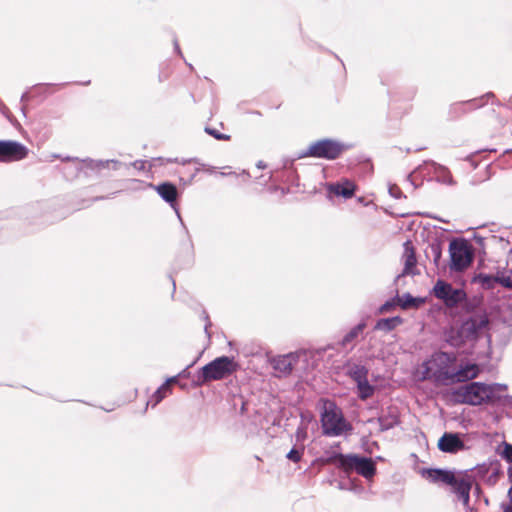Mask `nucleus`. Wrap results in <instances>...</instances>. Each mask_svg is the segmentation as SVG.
Masks as SVG:
<instances>
[{
  "label": "nucleus",
  "mask_w": 512,
  "mask_h": 512,
  "mask_svg": "<svg viewBox=\"0 0 512 512\" xmlns=\"http://www.w3.org/2000/svg\"><path fill=\"white\" fill-rule=\"evenodd\" d=\"M242 174L245 175V176H249V174L246 171H243Z\"/></svg>",
  "instance_id": "63"
},
{
  "label": "nucleus",
  "mask_w": 512,
  "mask_h": 512,
  "mask_svg": "<svg viewBox=\"0 0 512 512\" xmlns=\"http://www.w3.org/2000/svg\"><path fill=\"white\" fill-rule=\"evenodd\" d=\"M494 94L492 92H488L484 95L481 96V99H482V108H484V106L486 105V103L490 100V99H494Z\"/></svg>",
  "instance_id": "45"
},
{
  "label": "nucleus",
  "mask_w": 512,
  "mask_h": 512,
  "mask_svg": "<svg viewBox=\"0 0 512 512\" xmlns=\"http://www.w3.org/2000/svg\"><path fill=\"white\" fill-rule=\"evenodd\" d=\"M489 472L490 475L487 481L493 485L498 481L499 477L503 475L502 464L498 459L493 458L489 459L487 462H482V479Z\"/></svg>",
  "instance_id": "19"
},
{
  "label": "nucleus",
  "mask_w": 512,
  "mask_h": 512,
  "mask_svg": "<svg viewBox=\"0 0 512 512\" xmlns=\"http://www.w3.org/2000/svg\"><path fill=\"white\" fill-rule=\"evenodd\" d=\"M365 328V323H359L356 326H354L349 332H347L342 340L340 341V345L342 347L347 346L349 343H351L354 339H356L359 334L363 331Z\"/></svg>",
  "instance_id": "27"
},
{
  "label": "nucleus",
  "mask_w": 512,
  "mask_h": 512,
  "mask_svg": "<svg viewBox=\"0 0 512 512\" xmlns=\"http://www.w3.org/2000/svg\"><path fill=\"white\" fill-rule=\"evenodd\" d=\"M189 367H190V366H187L185 369H183V370L178 374V376H179V377H182V378L188 377V376H189V372H188Z\"/></svg>",
  "instance_id": "48"
},
{
  "label": "nucleus",
  "mask_w": 512,
  "mask_h": 512,
  "mask_svg": "<svg viewBox=\"0 0 512 512\" xmlns=\"http://www.w3.org/2000/svg\"><path fill=\"white\" fill-rule=\"evenodd\" d=\"M389 194L395 199H400L404 196L401 189L397 185H391L389 187Z\"/></svg>",
  "instance_id": "40"
},
{
  "label": "nucleus",
  "mask_w": 512,
  "mask_h": 512,
  "mask_svg": "<svg viewBox=\"0 0 512 512\" xmlns=\"http://www.w3.org/2000/svg\"><path fill=\"white\" fill-rule=\"evenodd\" d=\"M474 494H476L477 496L480 495V484H478V483H475Z\"/></svg>",
  "instance_id": "50"
},
{
  "label": "nucleus",
  "mask_w": 512,
  "mask_h": 512,
  "mask_svg": "<svg viewBox=\"0 0 512 512\" xmlns=\"http://www.w3.org/2000/svg\"><path fill=\"white\" fill-rule=\"evenodd\" d=\"M479 331L480 320L477 318H471L462 324L460 334L465 338H471L477 337Z\"/></svg>",
  "instance_id": "22"
},
{
  "label": "nucleus",
  "mask_w": 512,
  "mask_h": 512,
  "mask_svg": "<svg viewBox=\"0 0 512 512\" xmlns=\"http://www.w3.org/2000/svg\"><path fill=\"white\" fill-rule=\"evenodd\" d=\"M131 183L135 185L133 189H144L145 187L155 189L158 195L176 211L178 218L181 220L176 204L178 190L173 183L164 182L159 185H153L152 183H145L144 181L137 179L131 180Z\"/></svg>",
  "instance_id": "10"
},
{
  "label": "nucleus",
  "mask_w": 512,
  "mask_h": 512,
  "mask_svg": "<svg viewBox=\"0 0 512 512\" xmlns=\"http://www.w3.org/2000/svg\"><path fill=\"white\" fill-rule=\"evenodd\" d=\"M257 167H258V168H260V169H263V168H265V167H266V165H265V163H264L263 161H259V162L257 163Z\"/></svg>",
  "instance_id": "54"
},
{
  "label": "nucleus",
  "mask_w": 512,
  "mask_h": 512,
  "mask_svg": "<svg viewBox=\"0 0 512 512\" xmlns=\"http://www.w3.org/2000/svg\"><path fill=\"white\" fill-rule=\"evenodd\" d=\"M322 433L325 436H340L352 430V425L346 421L342 412L333 402L325 406L321 414Z\"/></svg>",
  "instance_id": "7"
},
{
  "label": "nucleus",
  "mask_w": 512,
  "mask_h": 512,
  "mask_svg": "<svg viewBox=\"0 0 512 512\" xmlns=\"http://www.w3.org/2000/svg\"><path fill=\"white\" fill-rule=\"evenodd\" d=\"M497 279L501 287L512 289V269L506 267L498 268L496 280Z\"/></svg>",
  "instance_id": "25"
},
{
  "label": "nucleus",
  "mask_w": 512,
  "mask_h": 512,
  "mask_svg": "<svg viewBox=\"0 0 512 512\" xmlns=\"http://www.w3.org/2000/svg\"><path fill=\"white\" fill-rule=\"evenodd\" d=\"M482 501L486 504V505H489V499L485 496L482 495Z\"/></svg>",
  "instance_id": "56"
},
{
  "label": "nucleus",
  "mask_w": 512,
  "mask_h": 512,
  "mask_svg": "<svg viewBox=\"0 0 512 512\" xmlns=\"http://www.w3.org/2000/svg\"><path fill=\"white\" fill-rule=\"evenodd\" d=\"M158 160L161 161V163H178L183 166H186L187 164L195 161V159L162 158V157H160Z\"/></svg>",
  "instance_id": "37"
},
{
  "label": "nucleus",
  "mask_w": 512,
  "mask_h": 512,
  "mask_svg": "<svg viewBox=\"0 0 512 512\" xmlns=\"http://www.w3.org/2000/svg\"><path fill=\"white\" fill-rule=\"evenodd\" d=\"M424 370L422 372L421 380H427L431 378L432 372L435 370L431 363V359L423 363Z\"/></svg>",
  "instance_id": "36"
},
{
  "label": "nucleus",
  "mask_w": 512,
  "mask_h": 512,
  "mask_svg": "<svg viewBox=\"0 0 512 512\" xmlns=\"http://www.w3.org/2000/svg\"><path fill=\"white\" fill-rule=\"evenodd\" d=\"M483 239H484V238L482 237V240H483ZM481 253H482V266H483V265H484V258H483V256H484V254H485V251H484V244H483V243H482V250H481Z\"/></svg>",
  "instance_id": "55"
},
{
  "label": "nucleus",
  "mask_w": 512,
  "mask_h": 512,
  "mask_svg": "<svg viewBox=\"0 0 512 512\" xmlns=\"http://www.w3.org/2000/svg\"><path fill=\"white\" fill-rule=\"evenodd\" d=\"M28 152V148L18 141L0 140V162L2 163L23 160Z\"/></svg>",
  "instance_id": "12"
},
{
  "label": "nucleus",
  "mask_w": 512,
  "mask_h": 512,
  "mask_svg": "<svg viewBox=\"0 0 512 512\" xmlns=\"http://www.w3.org/2000/svg\"><path fill=\"white\" fill-rule=\"evenodd\" d=\"M351 145L332 138H322L312 142L305 150L301 151L298 159L312 157L333 161L338 159Z\"/></svg>",
  "instance_id": "6"
},
{
  "label": "nucleus",
  "mask_w": 512,
  "mask_h": 512,
  "mask_svg": "<svg viewBox=\"0 0 512 512\" xmlns=\"http://www.w3.org/2000/svg\"><path fill=\"white\" fill-rule=\"evenodd\" d=\"M238 367L239 365L235 362L233 357H217L199 369L193 380V384L196 387H200L211 381L225 379L236 372Z\"/></svg>",
  "instance_id": "5"
},
{
  "label": "nucleus",
  "mask_w": 512,
  "mask_h": 512,
  "mask_svg": "<svg viewBox=\"0 0 512 512\" xmlns=\"http://www.w3.org/2000/svg\"><path fill=\"white\" fill-rule=\"evenodd\" d=\"M496 173V166L493 163L487 164L484 171H482V182L489 180Z\"/></svg>",
  "instance_id": "38"
},
{
  "label": "nucleus",
  "mask_w": 512,
  "mask_h": 512,
  "mask_svg": "<svg viewBox=\"0 0 512 512\" xmlns=\"http://www.w3.org/2000/svg\"><path fill=\"white\" fill-rule=\"evenodd\" d=\"M202 315H203V319L205 321V333L207 334L208 337H210V333L208 332V328L211 326V322L209 320V315L206 311H203Z\"/></svg>",
  "instance_id": "43"
},
{
  "label": "nucleus",
  "mask_w": 512,
  "mask_h": 512,
  "mask_svg": "<svg viewBox=\"0 0 512 512\" xmlns=\"http://www.w3.org/2000/svg\"><path fill=\"white\" fill-rule=\"evenodd\" d=\"M177 377H179V376L177 375V376H174V377H171V378L167 379L166 383L170 384V383L176 382Z\"/></svg>",
  "instance_id": "52"
},
{
  "label": "nucleus",
  "mask_w": 512,
  "mask_h": 512,
  "mask_svg": "<svg viewBox=\"0 0 512 512\" xmlns=\"http://www.w3.org/2000/svg\"><path fill=\"white\" fill-rule=\"evenodd\" d=\"M303 453H304V447L302 446L301 448H296V447H293L287 454H286V458L294 463H298L301 461L302 459V456H303Z\"/></svg>",
  "instance_id": "33"
},
{
  "label": "nucleus",
  "mask_w": 512,
  "mask_h": 512,
  "mask_svg": "<svg viewBox=\"0 0 512 512\" xmlns=\"http://www.w3.org/2000/svg\"><path fill=\"white\" fill-rule=\"evenodd\" d=\"M402 323L403 319L400 316L381 318L377 320L374 328L375 330L390 332Z\"/></svg>",
  "instance_id": "21"
},
{
  "label": "nucleus",
  "mask_w": 512,
  "mask_h": 512,
  "mask_svg": "<svg viewBox=\"0 0 512 512\" xmlns=\"http://www.w3.org/2000/svg\"><path fill=\"white\" fill-rule=\"evenodd\" d=\"M482 339L485 338L487 343V351L482 352V374H492L497 368L498 362L501 360L503 350L509 342L507 335H500L494 328L489 327V317L487 311L482 308L481 316Z\"/></svg>",
  "instance_id": "3"
},
{
  "label": "nucleus",
  "mask_w": 512,
  "mask_h": 512,
  "mask_svg": "<svg viewBox=\"0 0 512 512\" xmlns=\"http://www.w3.org/2000/svg\"><path fill=\"white\" fill-rule=\"evenodd\" d=\"M451 258H474V250L468 240L455 238L449 244Z\"/></svg>",
  "instance_id": "18"
},
{
  "label": "nucleus",
  "mask_w": 512,
  "mask_h": 512,
  "mask_svg": "<svg viewBox=\"0 0 512 512\" xmlns=\"http://www.w3.org/2000/svg\"><path fill=\"white\" fill-rule=\"evenodd\" d=\"M198 172H199L198 168H194V169L184 168L182 171L179 172L180 181L190 184Z\"/></svg>",
  "instance_id": "32"
},
{
  "label": "nucleus",
  "mask_w": 512,
  "mask_h": 512,
  "mask_svg": "<svg viewBox=\"0 0 512 512\" xmlns=\"http://www.w3.org/2000/svg\"><path fill=\"white\" fill-rule=\"evenodd\" d=\"M393 307H394V303H393L392 301H387L386 303H384V304L379 308V312H380V313L388 312V311H390Z\"/></svg>",
  "instance_id": "42"
},
{
  "label": "nucleus",
  "mask_w": 512,
  "mask_h": 512,
  "mask_svg": "<svg viewBox=\"0 0 512 512\" xmlns=\"http://www.w3.org/2000/svg\"><path fill=\"white\" fill-rule=\"evenodd\" d=\"M423 302V299L421 298H416V297H413L411 294L409 293H405L403 295V301L401 302V307L403 309H408V308H418V306Z\"/></svg>",
  "instance_id": "31"
},
{
  "label": "nucleus",
  "mask_w": 512,
  "mask_h": 512,
  "mask_svg": "<svg viewBox=\"0 0 512 512\" xmlns=\"http://www.w3.org/2000/svg\"><path fill=\"white\" fill-rule=\"evenodd\" d=\"M329 191L337 196H342L345 199L351 198L354 195L356 186L352 181L347 179L329 185Z\"/></svg>",
  "instance_id": "20"
},
{
  "label": "nucleus",
  "mask_w": 512,
  "mask_h": 512,
  "mask_svg": "<svg viewBox=\"0 0 512 512\" xmlns=\"http://www.w3.org/2000/svg\"><path fill=\"white\" fill-rule=\"evenodd\" d=\"M399 418L396 414L388 413L378 417V423L381 431H387L399 424Z\"/></svg>",
  "instance_id": "24"
},
{
  "label": "nucleus",
  "mask_w": 512,
  "mask_h": 512,
  "mask_svg": "<svg viewBox=\"0 0 512 512\" xmlns=\"http://www.w3.org/2000/svg\"><path fill=\"white\" fill-rule=\"evenodd\" d=\"M297 359L298 356L296 353H289L286 355L273 357L270 363L275 371V376L281 378L290 375L294 364L297 362Z\"/></svg>",
  "instance_id": "16"
},
{
  "label": "nucleus",
  "mask_w": 512,
  "mask_h": 512,
  "mask_svg": "<svg viewBox=\"0 0 512 512\" xmlns=\"http://www.w3.org/2000/svg\"><path fill=\"white\" fill-rule=\"evenodd\" d=\"M466 161H467V163L470 165V167L472 169H475L477 167V163L473 159H471L470 157Z\"/></svg>",
  "instance_id": "49"
},
{
  "label": "nucleus",
  "mask_w": 512,
  "mask_h": 512,
  "mask_svg": "<svg viewBox=\"0 0 512 512\" xmlns=\"http://www.w3.org/2000/svg\"><path fill=\"white\" fill-rule=\"evenodd\" d=\"M433 292L436 298L442 300L447 307H455L466 298L463 289L454 288L450 283L439 279Z\"/></svg>",
  "instance_id": "11"
},
{
  "label": "nucleus",
  "mask_w": 512,
  "mask_h": 512,
  "mask_svg": "<svg viewBox=\"0 0 512 512\" xmlns=\"http://www.w3.org/2000/svg\"><path fill=\"white\" fill-rule=\"evenodd\" d=\"M459 105L460 106H468L469 109H476L477 108V104H476L475 100H471V101H468V102H465V103H461Z\"/></svg>",
  "instance_id": "47"
},
{
  "label": "nucleus",
  "mask_w": 512,
  "mask_h": 512,
  "mask_svg": "<svg viewBox=\"0 0 512 512\" xmlns=\"http://www.w3.org/2000/svg\"><path fill=\"white\" fill-rule=\"evenodd\" d=\"M104 199V197H96L95 200Z\"/></svg>",
  "instance_id": "64"
},
{
  "label": "nucleus",
  "mask_w": 512,
  "mask_h": 512,
  "mask_svg": "<svg viewBox=\"0 0 512 512\" xmlns=\"http://www.w3.org/2000/svg\"><path fill=\"white\" fill-rule=\"evenodd\" d=\"M83 162L85 163L86 167L93 169V170L94 169L100 170L103 168H107V167H109L110 164L113 165V169H115V170L119 169L122 166V163L120 161L114 160V159L95 161L93 159L87 158V159H83Z\"/></svg>",
  "instance_id": "23"
},
{
  "label": "nucleus",
  "mask_w": 512,
  "mask_h": 512,
  "mask_svg": "<svg viewBox=\"0 0 512 512\" xmlns=\"http://www.w3.org/2000/svg\"><path fill=\"white\" fill-rule=\"evenodd\" d=\"M27 98H28V94H27V93H24V94L21 96V101H25Z\"/></svg>",
  "instance_id": "57"
},
{
  "label": "nucleus",
  "mask_w": 512,
  "mask_h": 512,
  "mask_svg": "<svg viewBox=\"0 0 512 512\" xmlns=\"http://www.w3.org/2000/svg\"><path fill=\"white\" fill-rule=\"evenodd\" d=\"M426 255L431 256L434 260L436 266H440V260L442 258V247L438 242H434L429 244L428 249L426 250Z\"/></svg>",
  "instance_id": "29"
},
{
  "label": "nucleus",
  "mask_w": 512,
  "mask_h": 512,
  "mask_svg": "<svg viewBox=\"0 0 512 512\" xmlns=\"http://www.w3.org/2000/svg\"><path fill=\"white\" fill-rule=\"evenodd\" d=\"M345 368L346 375L356 383L358 397L361 400H367L372 397L375 392V387L368 381L369 369L365 365L352 363L350 361L345 364Z\"/></svg>",
  "instance_id": "9"
},
{
  "label": "nucleus",
  "mask_w": 512,
  "mask_h": 512,
  "mask_svg": "<svg viewBox=\"0 0 512 512\" xmlns=\"http://www.w3.org/2000/svg\"><path fill=\"white\" fill-rule=\"evenodd\" d=\"M486 151H489V152H496V149H492V150H487V149H484V148H482V149H481V152H482V153H484V152H486Z\"/></svg>",
  "instance_id": "58"
},
{
  "label": "nucleus",
  "mask_w": 512,
  "mask_h": 512,
  "mask_svg": "<svg viewBox=\"0 0 512 512\" xmlns=\"http://www.w3.org/2000/svg\"><path fill=\"white\" fill-rule=\"evenodd\" d=\"M51 158L60 159L61 161L66 162V164L63 167L58 169L69 181L76 179L79 176L80 172L83 170V167L85 165L83 160H80L78 157L51 154Z\"/></svg>",
  "instance_id": "14"
},
{
  "label": "nucleus",
  "mask_w": 512,
  "mask_h": 512,
  "mask_svg": "<svg viewBox=\"0 0 512 512\" xmlns=\"http://www.w3.org/2000/svg\"><path fill=\"white\" fill-rule=\"evenodd\" d=\"M452 400L458 403L480 405V382H472L460 386L453 391Z\"/></svg>",
  "instance_id": "13"
},
{
  "label": "nucleus",
  "mask_w": 512,
  "mask_h": 512,
  "mask_svg": "<svg viewBox=\"0 0 512 512\" xmlns=\"http://www.w3.org/2000/svg\"><path fill=\"white\" fill-rule=\"evenodd\" d=\"M132 165L138 170H143L145 168V162L141 160H136Z\"/></svg>",
  "instance_id": "46"
},
{
  "label": "nucleus",
  "mask_w": 512,
  "mask_h": 512,
  "mask_svg": "<svg viewBox=\"0 0 512 512\" xmlns=\"http://www.w3.org/2000/svg\"><path fill=\"white\" fill-rule=\"evenodd\" d=\"M475 239H476V241H477L478 243H480V237H477V236L475 235Z\"/></svg>",
  "instance_id": "62"
},
{
  "label": "nucleus",
  "mask_w": 512,
  "mask_h": 512,
  "mask_svg": "<svg viewBox=\"0 0 512 512\" xmlns=\"http://www.w3.org/2000/svg\"><path fill=\"white\" fill-rule=\"evenodd\" d=\"M90 82H91V81H90V80H88V81H85V82H83V83H81V84H82V85H89V84H90Z\"/></svg>",
  "instance_id": "59"
},
{
  "label": "nucleus",
  "mask_w": 512,
  "mask_h": 512,
  "mask_svg": "<svg viewBox=\"0 0 512 512\" xmlns=\"http://www.w3.org/2000/svg\"><path fill=\"white\" fill-rule=\"evenodd\" d=\"M436 172L438 173V177L440 178V181H442L443 183H446V184H452L451 175L445 167L439 165L436 169Z\"/></svg>",
  "instance_id": "34"
},
{
  "label": "nucleus",
  "mask_w": 512,
  "mask_h": 512,
  "mask_svg": "<svg viewBox=\"0 0 512 512\" xmlns=\"http://www.w3.org/2000/svg\"><path fill=\"white\" fill-rule=\"evenodd\" d=\"M472 280L473 282H480V273L475 272Z\"/></svg>",
  "instance_id": "51"
},
{
  "label": "nucleus",
  "mask_w": 512,
  "mask_h": 512,
  "mask_svg": "<svg viewBox=\"0 0 512 512\" xmlns=\"http://www.w3.org/2000/svg\"><path fill=\"white\" fill-rule=\"evenodd\" d=\"M507 384L485 383L481 384V400L483 405L493 407H512V396L506 394Z\"/></svg>",
  "instance_id": "8"
},
{
  "label": "nucleus",
  "mask_w": 512,
  "mask_h": 512,
  "mask_svg": "<svg viewBox=\"0 0 512 512\" xmlns=\"http://www.w3.org/2000/svg\"><path fill=\"white\" fill-rule=\"evenodd\" d=\"M174 46H175V50L177 51V53L181 55V50H180L177 40L174 41Z\"/></svg>",
  "instance_id": "53"
},
{
  "label": "nucleus",
  "mask_w": 512,
  "mask_h": 512,
  "mask_svg": "<svg viewBox=\"0 0 512 512\" xmlns=\"http://www.w3.org/2000/svg\"><path fill=\"white\" fill-rule=\"evenodd\" d=\"M205 132L208 133L209 135L213 136L217 140H225V141L230 140V135L220 133L215 128L206 127Z\"/></svg>",
  "instance_id": "35"
},
{
  "label": "nucleus",
  "mask_w": 512,
  "mask_h": 512,
  "mask_svg": "<svg viewBox=\"0 0 512 512\" xmlns=\"http://www.w3.org/2000/svg\"><path fill=\"white\" fill-rule=\"evenodd\" d=\"M404 247V269L401 274L396 276V281L399 280L402 276L405 275H417L418 272L415 270V266L417 264V259L415 255V250L410 240H407L403 244Z\"/></svg>",
  "instance_id": "17"
},
{
  "label": "nucleus",
  "mask_w": 512,
  "mask_h": 512,
  "mask_svg": "<svg viewBox=\"0 0 512 512\" xmlns=\"http://www.w3.org/2000/svg\"><path fill=\"white\" fill-rule=\"evenodd\" d=\"M172 285H173V291H175L176 284H175L174 280L172 281Z\"/></svg>",
  "instance_id": "60"
},
{
  "label": "nucleus",
  "mask_w": 512,
  "mask_h": 512,
  "mask_svg": "<svg viewBox=\"0 0 512 512\" xmlns=\"http://www.w3.org/2000/svg\"><path fill=\"white\" fill-rule=\"evenodd\" d=\"M474 258H451L449 267L452 271L461 272L469 267Z\"/></svg>",
  "instance_id": "28"
},
{
  "label": "nucleus",
  "mask_w": 512,
  "mask_h": 512,
  "mask_svg": "<svg viewBox=\"0 0 512 512\" xmlns=\"http://www.w3.org/2000/svg\"><path fill=\"white\" fill-rule=\"evenodd\" d=\"M496 454H498L507 463L512 464V444L507 441H502L495 448Z\"/></svg>",
  "instance_id": "26"
},
{
  "label": "nucleus",
  "mask_w": 512,
  "mask_h": 512,
  "mask_svg": "<svg viewBox=\"0 0 512 512\" xmlns=\"http://www.w3.org/2000/svg\"><path fill=\"white\" fill-rule=\"evenodd\" d=\"M326 456L320 461L324 464H335L345 473L356 471L366 479L372 478L376 474V464L368 457L357 454H342L337 452H326Z\"/></svg>",
  "instance_id": "4"
},
{
  "label": "nucleus",
  "mask_w": 512,
  "mask_h": 512,
  "mask_svg": "<svg viewBox=\"0 0 512 512\" xmlns=\"http://www.w3.org/2000/svg\"><path fill=\"white\" fill-rule=\"evenodd\" d=\"M168 392H170V385L167 384L166 382L163 383L158 389H157V394H167Z\"/></svg>",
  "instance_id": "44"
},
{
  "label": "nucleus",
  "mask_w": 512,
  "mask_h": 512,
  "mask_svg": "<svg viewBox=\"0 0 512 512\" xmlns=\"http://www.w3.org/2000/svg\"><path fill=\"white\" fill-rule=\"evenodd\" d=\"M427 478L434 483H444L451 487V492L457 497L467 512H477L469 506L470 491L473 486V479L468 474V470L455 471L442 468H430L426 470Z\"/></svg>",
  "instance_id": "2"
},
{
  "label": "nucleus",
  "mask_w": 512,
  "mask_h": 512,
  "mask_svg": "<svg viewBox=\"0 0 512 512\" xmlns=\"http://www.w3.org/2000/svg\"><path fill=\"white\" fill-rule=\"evenodd\" d=\"M295 437L298 442H303L307 438V427L303 424L299 425L296 429Z\"/></svg>",
  "instance_id": "39"
},
{
  "label": "nucleus",
  "mask_w": 512,
  "mask_h": 512,
  "mask_svg": "<svg viewBox=\"0 0 512 512\" xmlns=\"http://www.w3.org/2000/svg\"><path fill=\"white\" fill-rule=\"evenodd\" d=\"M496 278H497V271L495 272V274L482 273V278H481L482 290L494 289L497 285H499L498 279L496 280Z\"/></svg>",
  "instance_id": "30"
},
{
  "label": "nucleus",
  "mask_w": 512,
  "mask_h": 512,
  "mask_svg": "<svg viewBox=\"0 0 512 512\" xmlns=\"http://www.w3.org/2000/svg\"><path fill=\"white\" fill-rule=\"evenodd\" d=\"M164 397H165V394H157V390H156L147 404L152 403V406H156L159 402L162 401V399Z\"/></svg>",
  "instance_id": "41"
},
{
  "label": "nucleus",
  "mask_w": 512,
  "mask_h": 512,
  "mask_svg": "<svg viewBox=\"0 0 512 512\" xmlns=\"http://www.w3.org/2000/svg\"><path fill=\"white\" fill-rule=\"evenodd\" d=\"M431 363L435 370L431 374V379L437 384L452 385L459 382H467L477 376L479 367L476 364L466 365L465 367L457 365V358L454 353L437 352L431 357Z\"/></svg>",
  "instance_id": "1"
},
{
  "label": "nucleus",
  "mask_w": 512,
  "mask_h": 512,
  "mask_svg": "<svg viewBox=\"0 0 512 512\" xmlns=\"http://www.w3.org/2000/svg\"><path fill=\"white\" fill-rule=\"evenodd\" d=\"M437 446L440 451L449 454H456L468 448L460 434L453 432H445L438 440Z\"/></svg>",
  "instance_id": "15"
},
{
  "label": "nucleus",
  "mask_w": 512,
  "mask_h": 512,
  "mask_svg": "<svg viewBox=\"0 0 512 512\" xmlns=\"http://www.w3.org/2000/svg\"><path fill=\"white\" fill-rule=\"evenodd\" d=\"M244 409H245V403L243 402V403H242V406H241V410H242V412L244 411Z\"/></svg>",
  "instance_id": "61"
}]
</instances>
